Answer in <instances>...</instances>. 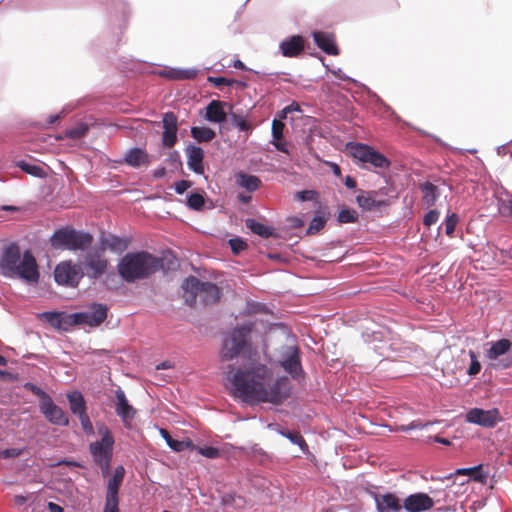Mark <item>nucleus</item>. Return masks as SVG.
I'll list each match as a JSON object with an SVG mask.
<instances>
[{"instance_id":"nucleus-1","label":"nucleus","mask_w":512,"mask_h":512,"mask_svg":"<svg viewBox=\"0 0 512 512\" xmlns=\"http://www.w3.org/2000/svg\"><path fill=\"white\" fill-rule=\"evenodd\" d=\"M234 395L245 402L280 404L288 398L290 388L287 377L273 380L272 370L265 364H256L247 370L238 369L229 378Z\"/></svg>"},{"instance_id":"nucleus-2","label":"nucleus","mask_w":512,"mask_h":512,"mask_svg":"<svg viewBox=\"0 0 512 512\" xmlns=\"http://www.w3.org/2000/svg\"><path fill=\"white\" fill-rule=\"evenodd\" d=\"M1 273L9 278H21L29 284L39 280L38 265L32 253L26 250L21 258L20 248L16 244L6 247L0 258Z\"/></svg>"},{"instance_id":"nucleus-3","label":"nucleus","mask_w":512,"mask_h":512,"mask_svg":"<svg viewBox=\"0 0 512 512\" xmlns=\"http://www.w3.org/2000/svg\"><path fill=\"white\" fill-rule=\"evenodd\" d=\"M163 266L161 258L146 251L130 252L117 265L119 275L127 283L147 279Z\"/></svg>"},{"instance_id":"nucleus-4","label":"nucleus","mask_w":512,"mask_h":512,"mask_svg":"<svg viewBox=\"0 0 512 512\" xmlns=\"http://www.w3.org/2000/svg\"><path fill=\"white\" fill-rule=\"evenodd\" d=\"M253 323H246L234 328L224 339L221 356L223 360H232L245 349L249 348V336L253 330Z\"/></svg>"},{"instance_id":"nucleus-5","label":"nucleus","mask_w":512,"mask_h":512,"mask_svg":"<svg viewBox=\"0 0 512 512\" xmlns=\"http://www.w3.org/2000/svg\"><path fill=\"white\" fill-rule=\"evenodd\" d=\"M277 364L293 379L304 376L301 351L297 345H283L277 350Z\"/></svg>"},{"instance_id":"nucleus-6","label":"nucleus","mask_w":512,"mask_h":512,"mask_svg":"<svg viewBox=\"0 0 512 512\" xmlns=\"http://www.w3.org/2000/svg\"><path fill=\"white\" fill-rule=\"evenodd\" d=\"M349 154L362 163H369L375 168H388L389 160L372 147L362 143H350L347 145Z\"/></svg>"},{"instance_id":"nucleus-7","label":"nucleus","mask_w":512,"mask_h":512,"mask_svg":"<svg viewBox=\"0 0 512 512\" xmlns=\"http://www.w3.org/2000/svg\"><path fill=\"white\" fill-rule=\"evenodd\" d=\"M66 399L68 400L72 415L78 417L83 433L88 436L93 435L94 428L87 414V404L83 394L78 390H74L66 394Z\"/></svg>"},{"instance_id":"nucleus-8","label":"nucleus","mask_w":512,"mask_h":512,"mask_svg":"<svg viewBox=\"0 0 512 512\" xmlns=\"http://www.w3.org/2000/svg\"><path fill=\"white\" fill-rule=\"evenodd\" d=\"M108 308L104 304L94 303L89 311L74 313L66 316V323L70 325H88L97 327L107 318Z\"/></svg>"},{"instance_id":"nucleus-9","label":"nucleus","mask_w":512,"mask_h":512,"mask_svg":"<svg viewBox=\"0 0 512 512\" xmlns=\"http://www.w3.org/2000/svg\"><path fill=\"white\" fill-rule=\"evenodd\" d=\"M114 443L92 442L90 444V453L94 462L100 467L101 473L106 477L110 473L111 460L113 455Z\"/></svg>"},{"instance_id":"nucleus-10","label":"nucleus","mask_w":512,"mask_h":512,"mask_svg":"<svg viewBox=\"0 0 512 512\" xmlns=\"http://www.w3.org/2000/svg\"><path fill=\"white\" fill-rule=\"evenodd\" d=\"M502 420L500 412L497 408L483 410L480 408H472L466 413V421L477 424L486 428H492Z\"/></svg>"},{"instance_id":"nucleus-11","label":"nucleus","mask_w":512,"mask_h":512,"mask_svg":"<svg viewBox=\"0 0 512 512\" xmlns=\"http://www.w3.org/2000/svg\"><path fill=\"white\" fill-rule=\"evenodd\" d=\"M381 195H386L382 190L361 191L356 197V202L360 208L365 211H372L389 205V201L381 198Z\"/></svg>"},{"instance_id":"nucleus-12","label":"nucleus","mask_w":512,"mask_h":512,"mask_svg":"<svg viewBox=\"0 0 512 512\" xmlns=\"http://www.w3.org/2000/svg\"><path fill=\"white\" fill-rule=\"evenodd\" d=\"M93 242V236L84 231L66 226V250H86Z\"/></svg>"},{"instance_id":"nucleus-13","label":"nucleus","mask_w":512,"mask_h":512,"mask_svg":"<svg viewBox=\"0 0 512 512\" xmlns=\"http://www.w3.org/2000/svg\"><path fill=\"white\" fill-rule=\"evenodd\" d=\"M103 253L99 250L86 255L85 265L88 269L87 275L89 278L97 279L106 272L109 262Z\"/></svg>"},{"instance_id":"nucleus-14","label":"nucleus","mask_w":512,"mask_h":512,"mask_svg":"<svg viewBox=\"0 0 512 512\" xmlns=\"http://www.w3.org/2000/svg\"><path fill=\"white\" fill-rule=\"evenodd\" d=\"M164 131L162 133V144L164 147L172 148L177 142L178 119L173 112H166L162 119Z\"/></svg>"},{"instance_id":"nucleus-15","label":"nucleus","mask_w":512,"mask_h":512,"mask_svg":"<svg viewBox=\"0 0 512 512\" xmlns=\"http://www.w3.org/2000/svg\"><path fill=\"white\" fill-rule=\"evenodd\" d=\"M434 500L426 493H415L405 498L403 508L407 512H423L432 509Z\"/></svg>"},{"instance_id":"nucleus-16","label":"nucleus","mask_w":512,"mask_h":512,"mask_svg":"<svg viewBox=\"0 0 512 512\" xmlns=\"http://www.w3.org/2000/svg\"><path fill=\"white\" fill-rule=\"evenodd\" d=\"M116 407L115 412L121 418L126 427L130 426V422L136 414V410L128 403L126 395L122 389L115 391Z\"/></svg>"},{"instance_id":"nucleus-17","label":"nucleus","mask_w":512,"mask_h":512,"mask_svg":"<svg viewBox=\"0 0 512 512\" xmlns=\"http://www.w3.org/2000/svg\"><path fill=\"white\" fill-rule=\"evenodd\" d=\"M374 500L378 512H400L403 505L393 493L375 494Z\"/></svg>"},{"instance_id":"nucleus-18","label":"nucleus","mask_w":512,"mask_h":512,"mask_svg":"<svg viewBox=\"0 0 512 512\" xmlns=\"http://www.w3.org/2000/svg\"><path fill=\"white\" fill-rule=\"evenodd\" d=\"M279 48L283 56L289 58L297 57L304 51L305 41L302 36L294 35L283 40Z\"/></svg>"},{"instance_id":"nucleus-19","label":"nucleus","mask_w":512,"mask_h":512,"mask_svg":"<svg viewBox=\"0 0 512 512\" xmlns=\"http://www.w3.org/2000/svg\"><path fill=\"white\" fill-rule=\"evenodd\" d=\"M187 165L196 174H204V151L201 147L188 145L186 148Z\"/></svg>"},{"instance_id":"nucleus-20","label":"nucleus","mask_w":512,"mask_h":512,"mask_svg":"<svg viewBox=\"0 0 512 512\" xmlns=\"http://www.w3.org/2000/svg\"><path fill=\"white\" fill-rule=\"evenodd\" d=\"M197 297H199L204 304H215L221 297V291L216 284L203 282Z\"/></svg>"},{"instance_id":"nucleus-21","label":"nucleus","mask_w":512,"mask_h":512,"mask_svg":"<svg viewBox=\"0 0 512 512\" xmlns=\"http://www.w3.org/2000/svg\"><path fill=\"white\" fill-rule=\"evenodd\" d=\"M101 243V251L104 252L106 249H109L115 253H122L128 248L129 241L120 238L115 235H108L106 237H102L100 240Z\"/></svg>"},{"instance_id":"nucleus-22","label":"nucleus","mask_w":512,"mask_h":512,"mask_svg":"<svg viewBox=\"0 0 512 512\" xmlns=\"http://www.w3.org/2000/svg\"><path fill=\"white\" fill-rule=\"evenodd\" d=\"M125 469L123 466H117L113 476L108 480L106 496L107 498H119V489L123 482Z\"/></svg>"},{"instance_id":"nucleus-23","label":"nucleus","mask_w":512,"mask_h":512,"mask_svg":"<svg viewBox=\"0 0 512 512\" xmlns=\"http://www.w3.org/2000/svg\"><path fill=\"white\" fill-rule=\"evenodd\" d=\"M224 104L219 100L211 101L206 107L205 118L209 122L222 123L226 120V112L224 111Z\"/></svg>"},{"instance_id":"nucleus-24","label":"nucleus","mask_w":512,"mask_h":512,"mask_svg":"<svg viewBox=\"0 0 512 512\" xmlns=\"http://www.w3.org/2000/svg\"><path fill=\"white\" fill-rule=\"evenodd\" d=\"M40 410L49 421L54 423H58L63 416L61 408L53 403L50 396L40 402Z\"/></svg>"},{"instance_id":"nucleus-25","label":"nucleus","mask_w":512,"mask_h":512,"mask_svg":"<svg viewBox=\"0 0 512 512\" xmlns=\"http://www.w3.org/2000/svg\"><path fill=\"white\" fill-rule=\"evenodd\" d=\"M314 41L316 45L328 55H338L339 50L333 40L328 34L323 32H315Z\"/></svg>"},{"instance_id":"nucleus-26","label":"nucleus","mask_w":512,"mask_h":512,"mask_svg":"<svg viewBox=\"0 0 512 512\" xmlns=\"http://www.w3.org/2000/svg\"><path fill=\"white\" fill-rule=\"evenodd\" d=\"M125 162L132 167L149 164V155L144 149L132 148L125 155Z\"/></svg>"},{"instance_id":"nucleus-27","label":"nucleus","mask_w":512,"mask_h":512,"mask_svg":"<svg viewBox=\"0 0 512 512\" xmlns=\"http://www.w3.org/2000/svg\"><path fill=\"white\" fill-rule=\"evenodd\" d=\"M422 193V201L427 207L433 206L440 196L438 186L426 181L419 186Z\"/></svg>"},{"instance_id":"nucleus-28","label":"nucleus","mask_w":512,"mask_h":512,"mask_svg":"<svg viewBox=\"0 0 512 512\" xmlns=\"http://www.w3.org/2000/svg\"><path fill=\"white\" fill-rule=\"evenodd\" d=\"M84 277V271L80 264L66 261V286L77 287Z\"/></svg>"},{"instance_id":"nucleus-29","label":"nucleus","mask_w":512,"mask_h":512,"mask_svg":"<svg viewBox=\"0 0 512 512\" xmlns=\"http://www.w3.org/2000/svg\"><path fill=\"white\" fill-rule=\"evenodd\" d=\"M456 475H468L472 480L485 484L489 476L488 471H484V465L480 464L469 468H460L455 472Z\"/></svg>"},{"instance_id":"nucleus-30","label":"nucleus","mask_w":512,"mask_h":512,"mask_svg":"<svg viewBox=\"0 0 512 512\" xmlns=\"http://www.w3.org/2000/svg\"><path fill=\"white\" fill-rule=\"evenodd\" d=\"M238 186L245 188L248 192H254L261 187V180L255 175L240 172L236 176Z\"/></svg>"},{"instance_id":"nucleus-31","label":"nucleus","mask_w":512,"mask_h":512,"mask_svg":"<svg viewBox=\"0 0 512 512\" xmlns=\"http://www.w3.org/2000/svg\"><path fill=\"white\" fill-rule=\"evenodd\" d=\"M467 357H469L471 360V363L467 370V373L470 376H474L480 372L481 365H480L479 361L477 360L476 353L473 350H469L468 352H466L465 350H461V353L459 355V358L461 360V365H458L456 368L458 370H462L464 368V363L467 361Z\"/></svg>"},{"instance_id":"nucleus-32","label":"nucleus","mask_w":512,"mask_h":512,"mask_svg":"<svg viewBox=\"0 0 512 512\" xmlns=\"http://www.w3.org/2000/svg\"><path fill=\"white\" fill-rule=\"evenodd\" d=\"M203 282H201L198 278L194 276H190L186 278L182 284V288L190 293V299L186 298V302H194L196 297L198 296L199 291L201 290Z\"/></svg>"},{"instance_id":"nucleus-33","label":"nucleus","mask_w":512,"mask_h":512,"mask_svg":"<svg viewBox=\"0 0 512 512\" xmlns=\"http://www.w3.org/2000/svg\"><path fill=\"white\" fill-rule=\"evenodd\" d=\"M245 225L248 229H250L254 234L259 235L263 238H270L274 236L273 229L265 226L264 224L256 221L255 219L248 218L245 220Z\"/></svg>"},{"instance_id":"nucleus-34","label":"nucleus","mask_w":512,"mask_h":512,"mask_svg":"<svg viewBox=\"0 0 512 512\" xmlns=\"http://www.w3.org/2000/svg\"><path fill=\"white\" fill-rule=\"evenodd\" d=\"M191 136L198 142V143H207L212 141L216 133L213 129L209 127H198L193 126L191 127Z\"/></svg>"},{"instance_id":"nucleus-35","label":"nucleus","mask_w":512,"mask_h":512,"mask_svg":"<svg viewBox=\"0 0 512 512\" xmlns=\"http://www.w3.org/2000/svg\"><path fill=\"white\" fill-rule=\"evenodd\" d=\"M512 346V343L508 339H500L494 342L491 348L488 350V357L490 359H497L498 357L507 353Z\"/></svg>"},{"instance_id":"nucleus-36","label":"nucleus","mask_w":512,"mask_h":512,"mask_svg":"<svg viewBox=\"0 0 512 512\" xmlns=\"http://www.w3.org/2000/svg\"><path fill=\"white\" fill-rule=\"evenodd\" d=\"M90 128V124L86 121H80L76 123L74 127L66 131V139L70 140H78L86 136L88 130Z\"/></svg>"},{"instance_id":"nucleus-37","label":"nucleus","mask_w":512,"mask_h":512,"mask_svg":"<svg viewBox=\"0 0 512 512\" xmlns=\"http://www.w3.org/2000/svg\"><path fill=\"white\" fill-rule=\"evenodd\" d=\"M163 75L171 80H188L194 79L197 75V70L195 69H170L163 73Z\"/></svg>"},{"instance_id":"nucleus-38","label":"nucleus","mask_w":512,"mask_h":512,"mask_svg":"<svg viewBox=\"0 0 512 512\" xmlns=\"http://www.w3.org/2000/svg\"><path fill=\"white\" fill-rule=\"evenodd\" d=\"M221 502L224 506H230L235 509H244L247 505V501L242 496L235 494H225L221 498Z\"/></svg>"},{"instance_id":"nucleus-39","label":"nucleus","mask_w":512,"mask_h":512,"mask_svg":"<svg viewBox=\"0 0 512 512\" xmlns=\"http://www.w3.org/2000/svg\"><path fill=\"white\" fill-rule=\"evenodd\" d=\"M498 212L503 217H512V195L506 193V197L497 200Z\"/></svg>"},{"instance_id":"nucleus-40","label":"nucleus","mask_w":512,"mask_h":512,"mask_svg":"<svg viewBox=\"0 0 512 512\" xmlns=\"http://www.w3.org/2000/svg\"><path fill=\"white\" fill-rule=\"evenodd\" d=\"M40 318L56 329H61L64 321V316L61 312H44L40 315Z\"/></svg>"},{"instance_id":"nucleus-41","label":"nucleus","mask_w":512,"mask_h":512,"mask_svg":"<svg viewBox=\"0 0 512 512\" xmlns=\"http://www.w3.org/2000/svg\"><path fill=\"white\" fill-rule=\"evenodd\" d=\"M281 435L289 439L293 444L298 445L303 452L308 451V445L299 431L282 430Z\"/></svg>"},{"instance_id":"nucleus-42","label":"nucleus","mask_w":512,"mask_h":512,"mask_svg":"<svg viewBox=\"0 0 512 512\" xmlns=\"http://www.w3.org/2000/svg\"><path fill=\"white\" fill-rule=\"evenodd\" d=\"M205 199L200 193H192L187 198V206L191 210H201L204 207Z\"/></svg>"},{"instance_id":"nucleus-43","label":"nucleus","mask_w":512,"mask_h":512,"mask_svg":"<svg viewBox=\"0 0 512 512\" xmlns=\"http://www.w3.org/2000/svg\"><path fill=\"white\" fill-rule=\"evenodd\" d=\"M358 220V213L354 209H342L338 214L340 223H355Z\"/></svg>"},{"instance_id":"nucleus-44","label":"nucleus","mask_w":512,"mask_h":512,"mask_svg":"<svg viewBox=\"0 0 512 512\" xmlns=\"http://www.w3.org/2000/svg\"><path fill=\"white\" fill-rule=\"evenodd\" d=\"M18 166L21 168L22 171L36 176V177H42L44 175V171L40 166L37 165H31L24 161H21L18 163Z\"/></svg>"},{"instance_id":"nucleus-45","label":"nucleus","mask_w":512,"mask_h":512,"mask_svg":"<svg viewBox=\"0 0 512 512\" xmlns=\"http://www.w3.org/2000/svg\"><path fill=\"white\" fill-rule=\"evenodd\" d=\"M97 431L98 434L101 436V440L99 442L103 443H114V438L112 436V433L110 429L104 424V423H97Z\"/></svg>"},{"instance_id":"nucleus-46","label":"nucleus","mask_w":512,"mask_h":512,"mask_svg":"<svg viewBox=\"0 0 512 512\" xmlns=\"http://www.w3.org/2000/svg\"><path fill=\"white\" fill-rule=\"evenodd\" d=\"M232 125L237 127L240 131L248 132L251 130V124L241 115L232 114Z\"/></svg>"},{"instance_id":"nucleus-47","label":"nucleus","mask_w":512,"mask_h":512,"mask_svg":"<svg viewBox=\"0 0 512 512\" xmlns=\"http://www.w3.org/2000/svg\"><path fill=\"white\" fill-rule=\"evenodd\" d=\"M52 247L55 249H64V228L55 231L50 239Z\"/></svg>"},{"instance_id":"nucleus-48","label":"nucleus","mask_w":512,"mask_h":512,"mask_svg":"<svg viewBox=\"0 0 512 512\" xmlns=\"http://www.w3.org/2000/svg\"><path fill=\"white\" fill-rule=\"evenodd\" d=\"M458 220H459V218H458L457 214H455V213H452L447 216V218L445 220V232L448 236L453 235L456 225L458 223Z\"/></svg>"},{"instance_id":"nucleus-49","label":"nucleus","mask_w":512,"mask_h":512,"mask_svg":"<svg viewBox=\"0 0 512 512\" xmlns=\"http://www.w3.org/2000/svg\"><path fill=\"white\" fill-rule=\"evenodd\" d=\"M285 125L281 120L274 119L272 121V136L274 140H281L283 138V131Z\"/></svg>"},{"instance_id":"nucleus-50","label":"nucleus","mask_w":512,"mask_h":512,"mask_svg":"<svg viewBox=\"0 0 512 512\" xmlns=\"http://www.w3.org/2000/svg\"><path fill=\"white\" fill-rule=\"evenodd\" d=\"M207 80H208L209 83L213 84L215 87H221L223 85L231 86L234 83H237V81H235L233 79H228V78H225V77L209 76L207 78Z\"/></svg>"},{"instance_id":"nucleus-51","label":"nucleus","mask_w":512,"mask_h":512,"mask_svg":"<svg viewBox=\"0 0 512 512\" xmlns=\"http://www.w3.org/2000/svg\"><path fill=\"white\" fill-rule=\"evenodd\" d=\"M229 244L232 252L236 255L247 248V243L241 238L230 239Z\"/></svg>"},{"instance_id":"nucleus-52","label":"nucleus","mask_w":512,"mask_h":512,"mask_svg":"<svg viewBox=\"0 0 512 512\" xmlns=\"http://www.w3.org/2000/svg\"><path fill=\"white\" fill-rule=\"evenodd\" d=\"M172 450L176 452H181L187 448H189L192 443L190 441H179L175 439H171V441L168 440L167 444Z\"/></svg>"},{"instance_id":"nucleus-53","label":"nucleus","mask_w":512,"mask_h":512,"mask_svg":"<svg viewBox=\"0 0 512 512\" xmlns=\"http://www.w3.org/2000/svg\"><path fill=\"white\" fill-rule=\"evenodd\" d=\"M439 216H440V213L438 210H436V209L430 210L425 214L424 219H423V224L426 227H430L431 225L435 224L438 221Z\"/></svg>"},{"instance_id":"nucleus-54","label":"nucleus","mask_w":512,"mask_h":512,"mask_svg":"<svg viewBox=\"0 0 512 512\" xmlns=\"http://www.w3.org/2000/svg\"><path fill=\"white\" fill-rule=\"evenodd\" d=\"M103 512H120L119 498L105 497V505H104Z\"/></svg>"},{"instance_id":"nucleus-55","label":"nucleus","mask_w":512,"mask_h":512,"mask_svg":"<svg viewBox=\"0 0 512 512\" xmlns=\"http://www.w3.org/2000/svg\"><path fill=\"white\" fill-rule=\"evenodd\" d=\"M432 422H422L421 420H414L412 421L411 423H409L408 425H401L399 427V430L401 431H409V430H413V429H423L429 425H431Z\"/></svg>"},{"instance_id":"nucleus-56","label":"nucleus","mask_w":512,"mask_h":512,"mask_svg":"<svg viewBox=\"0 0 512 512\" xmlns=\"http://www.w3.org/2000/svg\"><path fill=\"white\" fill-rule=\"evenodd\" d=\"M325 225V221L321 217H314L308 227V233H315L321 230Z\"/></svg>"},{"instance_id":"nucleus-57","label":"nucleus","mask_w":512,"mask_h":512,"mask_svg":"<svg viewBox=\"0 0 512 512\" xmlns=\"http://www.w3.org/2000/svg\"><path fill=\"white\" fill-rule=\"evenodd\" d=\"M36 498L34 493H29L27 495H16L13 498L14 504L16 506H22L28 501H34Z\"/></svg>"},{"instance_id":"nucleus-58","label":"nucleus","mask_w":512,"mask_h":512,"mask_svg":"<svg viewBox=\"0 0 512 512\" xmlns=\"http://www.w3.org/2000/svg\"><path fill=\"white\" fill-rule=\"evenodd\" d=\"M25 388L30 390L35 395L39 396L41 401L45 400V398L49 397L41 388L37 387L36 385L32 383H26Z\"/></svg>"},{"instance_id":"nucleus-59","label":"nucleus","mask_w":512,"mask_h":512,"mask_svg":"<svg viewBox=\"0 0 512 512\" xmlns=\"http://www.w3.org/2000/svg\"><path fill=\"white\" fill-rule=\"evenodd\" d=\"M199 452L203 456H205L207 458H211V459L217 458L220 454L219 450L214 447H204V448H201Z\"/></svg>"},{"instance_id":"nucleus-60","label":"nucleus","mask_w":512,"mask_h":512,"mask_svg":"<svg viewBox=\"0 0 512 512\" xmlns=\"http://www.w3.org/2000/svg\"><path fill=\"white\" fill-rule=\"evenodd\" d=\"M54 277L57 283L64 284V262H61L56 266Z\"/></svg>"},{"instance_id":"nucleus-61","label":"nucleus","mask_w":512,"mask_h":512,"mask_svg":"<svg viewBox=\"0 0 512 512\" xmlns=\"http://www.w3.org/2000/svg\"><path fill=\"white\" fill-rule=\"evenodd\" d=\"M191 186H192V182H190L188 180H180L175 183V191L178 194H183Z\"/></svg>"},{"instance_id":"nucleus-62","label":"nucleus","mask_w":512,"mask_h":512,"mask_svg":"<svg viewBox=\"0 0 512 512\" xmlns=\"http://www.w3.org/2000/svg\"><path fill=\"white\" fill-rule=\"evenodd\" d=\"M20 454V450L11 448L0 451V459L14 458Z\"/></svg>"},{"instance_id":"nucleus-63","label":"nucleus","mask_w":512,"mask_h":512,"mask_svg":"<svg viewBox=\"0 0 512 512\" xmlns=\"http://www.w3.org/2000/svg\"><path fill=\"white\" fill-rule=\"evenodd\" d=\"M327 166H329L333 172V174L336 176V177H341L342 176V173H341V168L338 164L334 163V162H330V161H326L325 162Z\"/></svg>"},{"instance_id":"nucleus-64","label":"nucleus","mask_w":512,"mask_h":512,"mask_svg":"<svg viewBox=\"0 0 512 512\" xmlns=\"http://www.w3.org/2000/svg\"><path fill=\"white\" fill-rule=\"evenodd\" d=\"M47 508L49 512H63V508L54 502H48Z\"/></svg>"}]
</instances>
